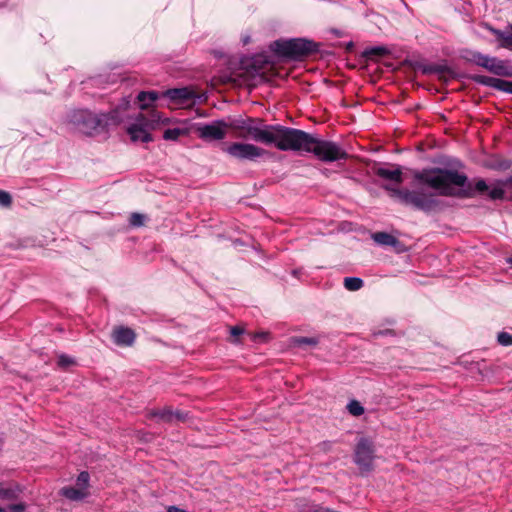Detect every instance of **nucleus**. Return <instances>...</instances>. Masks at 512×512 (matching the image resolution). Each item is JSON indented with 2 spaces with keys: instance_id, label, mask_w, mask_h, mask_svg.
Returning a JSON list of instances; mask_svg holds the SVG:
<instances>
[{
  "instance_id": "obj_1",
  "label": "nucleus",
  "mask_w": 512,
  "mask_h": 512,
  "mask_svg": "<svg viewBox=\"0 0 512 512\" xmlns=\"http://www.w3.org/2000/svg\"><path fill=\"white\" fill-rule=\"evenodd\" d=\"M279 150L311 153L326 163L347 160L349 157L340 144L291 127H286Z\"/></svg>"
},
{
  "instance_id": "obj_2",
  "label": "nucleus",
  "mask_w": 512,
  "mask_h": 512,
  "mask_svg": "<svg viewBox=\"0 0 512 512\" xmlns=\"http://www.w3.org/2000/svg\"><path fill=\"white\" fill-rule=\"evenodd\" d=\"M226 131L232 130L236 136L243 139H252L265 145H273L279 150L286 126L269 125L261 118L228 117L225 119Z\"/></svg>"
},
{
  "instance_id": "obj_3",
  "label": "nucleus",
  "mask_w": 512,
  "mask_h": 512,
  "mask_svg": "<svg viewBox=\"0 0 512 512\" xmlns=\"http://www.w3.org/2000/svg\"><path fill=\"white\" fill-rule=\"evenodd\" d=\"M121 122L119 109H112L107 113H94L89 109H74L67 115V124L71 129L90 137L107 132L109 127L117 126Z\"/></svg>"
},
{
  "instance_id": "obj_4",
  "label": "nucleus",
  "mask_w": 512,
  "mask_h": 512,
  "mask_svg": "<svg viewBox=\"0 0 512 512\" xmlns=\"http://www.w3.org/2000/svg\"><path fill=\"white\" fill-rule=\"evenodd\" d=\"M269 47L279 58L292 61L304 60L320 50L319 43L306 38L278 39Z\"/></svg>"
},
{
  "instance_id": "obj_5",
  "label": "nucleus",
  "mask_w": 512,
  "mask_h": 512,
  "mask_svg": "<svg viewBox=\"0 0 512 512\" xmlns=\"http://www.w3.org/2000/svg\"><path fill=\"white\" fill-rule=\"evenodd\" d=\"M354 463L358 466L361 473H369L374 468L375 445L367 437H361L354 448Z\"/></svg>"
},
{
  "instance_id": "obj_6",
  "label": "nucleus",
  "mask_w": 512,
  "mask_h": 512,
  "mask_svg": "<svg viewBox=\"0 0 512 512\" xmlns=\"http://www.w3.org/2000/svg\"><path fill=\"white\" fill-rule=\"evenodd\" d=\"M227 154L238 160L255 161L267 154V151L259 146L250 143L234 142L223 148Z\"/></svg>"
},
{
  "instance_id": "obj_7",
  "label": "nucleus",
  "mask_w": 512,
  "mask_h": 512,
  "mask_svg": "<svg viewBox=\"0 0 512 512\" xmlns=\"http://www.w3.org/2000/svg\"><path fill=\"white\" fill-rule=\"evenodd\" d=\"M161 121L160 116L157 113L153 114V119L149 120L143 114H139L136 118V122L131 124L127 132L131 137L132 141H141L143 143H148L153 140L152 135L149 133L148 129L152 126L153 122Z\"/></svg>"
},
{
  "instance_id": "obj_8",
  "label": "nucleus",
  "mask_w": 512,
  "mask_h": 512,
  "mask_svg": "<svg viewBox=\"0 0 512 512\" xmlns=\"http://www.w3.org/2000/svg\"><path fill=\"white\" fill-rule=\"evenodd\" d=\"M196 132L199 138L205 141L223 140L227 135L225 119H217L209 124H198Z\"/></svg>"
},
{
  "instance_id": "obj_9",
  "label": "nucleus",
  "mask_w": 512,
  "mask_h": 512,
  "mask_svg": "<svg viewBox=\"0 0 512 512\" xmlns=\"http://www.w3.org/2000/svg\"><path fill=\"white\" fill-rule=\"evenodd\" d=\"M370 171L375 176L396 185H400L404 181L402 167L397 164L386 163L385 165H381L380 163L374 162Z\"/></svg>"
},
{
  "instance_id": "obj_10",
  "label": "nucleus",
  "mask_w": 512,
  "mask_h": 512,
  "mask_svg": "<svg viewBox=\"0 0 512 512\" xmlns=\"http://www.w3.org/2000/svg\"><path fill=\"white\" fill-rule=\"evenodd\" d=\"M469 79L474 83L512 94V81L478 74L470 75Z\"/></svg>"
},
{
  "instance_id": "obj_11",
  "label": "nucleus",
  "mask_w": 512,
  "mask_h": 512,
  "mask_svg": "<svg viewBox=\"0 0 512 512\" xmlns=\"http://www.w3.org/2000/svg\"><path fill=\"white\" fill-rule=\"evenodd\" d=\"M490 73L500 77H512V67L508 65L507 61L501 60L497 57L487 56L483 62V67Z\"/></svg>"
},
{
  "instance_id": "obj_12",
  "label": "nucleus",
  "mask_w": 512,
  "mask_h": 512,
  "mask_svg": "<svg viewBox=\"0 0 512 512\" xmlns=\"http://www.w3.org/2000/svg\"><path fill=\"white\" fill-rule=\"evenodd\" d=\"M161 97L167 98L177 105H186L195 98L193 90L187 87L168 89L161 93Z\"/></svg>"
},
{
  "instance_id": "obj_13",
  "label": "nucleus",
  "mask_w": 512,
  "mask_h": 512,
  "mask_svg": "<svg viewBox=\"0 0 512 512\" xmlns=\"http://www.w3.org/2000/svg\"><path fill=\"white\" fill-rule=\"evenodd\" d=\"M113 342L120 347H130L134 344L136 334L133 329L125 326H117L112 332Z\"/></svg>"
},
{
  "instance_id": "obj_14",
  "label": "nucleus",
  "mask_w": 512,
  "mask_h": 512,
  "mask_svg": "<svg viewBox=\"0 0 512 512\" xmlns=\"http://www.w3.org/2000/svg\"><path fill=\"white\" fill-rule=\"evenodd\" d=\"M372 239L379 245L393 247L396 253H404L408 250L403 242L387 232H376L372 235Z\"/></svg>"
},
{
  "instance_id": "obj_15",
  "label": "nucleus",
  "mask_w": 512,
  "mask_h": 512,
  "mask_svg": "<svg viewBox=\"0 0 512 512\" xmlns=\"http://www.w3.org/2000/svg\"><path fill=\"white\" fill-rule=\"evenodd\" d=\"M60 495L71 501H82L89 495V492L79 487L65 486L61 488Z\"/></svg>"
},
{
  "instance_id": "obj_16",
  "label": "nucleus",
  "mask_w": 512,
  "mask_h": 512,
  "mask_svg": "<svg viewBox=\"0 0 512 512\" xmlns=\"http://www.w3.org/2000/svg\"><path fill=\"white\" fill-rule=\"evenodd\" d=\"M460 56L464 61L468 63H472L479 67H483V62L486 60L488 55L482 54L479 51L464 49L461 51Z\"/></svg>"
},
{
  "instance_id": "obj_17",
  "label": "nucleus",
  "mask_w": 512,
  "mask_h": 512,
  "mask_svg": "<svg viewBox=\"0 0 512 512\" xmlns=\"http://www.w3.org/2000/svg\"><path fill=\"white\" fill-rule=\"evenodd\" d=\"M22 493V488L19 485H8L0 483V500H16Z\"/></svg>"
},
{
  "instance_id": "obj_18",
  "label": "nucleus",
  "mask_w": 512,
  "mask_h": 512,
  "mask_svg": "<svg viewBox=\"0 0 512 512\" xmlns=\"http://www.w3.org/2000/svg\"><path fill=\"white\" fill-rule=\"evenodd\" d=\"M161 94L157 91H142L137 96V101L140 109L148 108L152 103H154Z\"/></svg>"
},
{
  "instance_id": "obj_19",
  "label": "nucleus",
  "mask_w": 512,
  "mask_h": 512,
  "mask_svg": "<svg viewBox=\"0 0 512 512\" xmlns=\"http://www.w3.org/2000/svg\"><path fill=\"white\" fill-rule=\"evenodd\" d=\"M149 417L158 418L160 421L165 423H173V410L171 407L154 409L149 412Z\"/></svg>"
},
{
  "instance_id": "obj_20",
  "label": "nucleus",
  "mask_w": 512,
  "mask_h": 512,
  "mask_svg": "<svg viewBox=\"0 0 512 512\" xmlns=\"http://www.w3.org/2000/svg\"><path fill=\"white\" fill-rule=\"evenodd\" d=\"M390 53L389 49L384 46H375L365 49L362 52V57L366 59L381 58Z\"/></svg>"
},
{
  "instance_id": "obj_21",
  "label": "nucleus",
  "mask_w": 512,
  "mask_h": 512,
  "mask_svg": "<svg viewBox=\"0 0 512 512\" xmlns=\"http://www.w3.org/2000/svg\"><path fill=\"white\" fill-rule=\"evenodd\" d=\"M189 130L185 127L168 128L163 133V138L168 141H176L180 136L188 135Z\"/></svg>"
},
{
  "instance_id": "obj_22",
  "label": "nucleus",
  "mask_w": 512,
  "mask_h": 512,
  "mask_svg": "<svg viewBox=\"0 0 512 512\" xmlns=\"http://www.w3.org/2000/svg\"><path fill=\"white\" fill-rule=\"evenodd\" d=\"M484 27L490 32L492 33L496 39L499 41V47L501 48H504L505 46V43H506V39L505 38H508V35H509V31H502L500 29H497L493 26H491L490 24L488 23H485L484 24Z\"/></svg>"
},
{
  "instance_id": "obj_23",
  "label": "nucleus",
  "mask_w": 512,
  "mask_h": 512,
  "mask_svg": "<svg viewBox=\"0 0 512 512\" xmlns=\"http://www.w3.org/2000/svg\"><path fill=\"white\" fill-rule=\"evenodd\" d=\"M343 285L349 291H357L363 287L364 281L359 277H346Z\"/></svg>"
},
{
  "instance_id": "obj_24",
  "label": "nucleus",
  "mask_w": 512,
  "mask_h": 512,
  "mask_svg": "<svg viewBox=\"0 0 512 512\" xmlns=\"http://www.w3.org/2000/svg\"><path fill=\"white\" fill-rule=\"evenodd\" d=\"M318 342H319L318 339L314 338V337L298 336V337L292 338V344L296 347H302L305 345L316 346L318 344Z\"/></svg>"
},
{
  "instance_id": "obj_25",
  "label": "nucleus",
  "mask_w": 512,
  "mask_h": 512,
  "mask_svg": "<svg viewBox=\"0 0 512 512\" xmlns=\"http://www.w3.org/2000/svg\"><path fill=\"white\" fill-rule=\"evenodd\" d=\"M90 482V474L87 471H82L79 473L76 479V484L79 488L87 491Z\"/></svg>"
},
{
  "instance_id": "obj_26",
  "label": "nucleus",
  "mask_w": 512,
  "mask_h": 512,
  "mask_svg": "<svg viewBox=\"0 0 512 512\" xmlns=\"http://www.w3.org/2000/svg\"><path fill=\"white\" fill-rule=\"evenodd\" d=\"M347 409L349 413L353 416H360L364 413V407L361 405L360 402L356 400H352L347 405Z\"/></svg>"
},
{
  "instance_id": "obj_27",
  "label": "nucleus",
  "mask_w": 512,
  "mask_h": 512,
  "mask_svg": "<svg viewBox=\"0 0 512 512\" xmlns=\"http://www.w3.org/2000/svg\"><path fill=\"white\" fill-rule=\"evenodd\" d=\"M145 220L146 216L144 214L134 212L130 215L129 224L133 227H141L144 225Z\"/></svg>"
},
{
  "instance_id": "obj_28",
  "label": "nucleus",
  "mask_w": 512,
  "mask_h": 512,
  "mask_svg": "<svg viewBox=\"0 0 512 512\" xmlns=\"http://www.w3.org/2000/svg\"><path fill=\"white\" fill-rule=\"evenodd\" d=\"M57 364L60 368L67 369L68 367L75 364V360L66 354H61L58 357Z\"/></svg>"
},
{
  "instance_id": "obj_29",
  "label": "nucleus",
  "mask_w": 512,
  "mask_h": 512,
  "mask_svg": "<svg viewBox=\"0 0 512 512\" xmlns=\"http://www.w3.org/2000/svg\"><path fill=\"white\" fill-rule=\"evenodd\" d=\"M497 341L502 346H511L512 345V335L508 332L501 331L497 335Z\"/></svg>"
},
{
  "instance_id": "obj_30",
  "label": "nucleus",
  "mask_w": 512,
  "mask_h": 512,
  "mask_svg": "<svg viewBox=\"0 0 512 512\" xmlns=\"http://www.w3.org/2000/svg\"><path fill=\"white\" fill-rule=\"evenodd\" d=\"M27 505L24 502L11 504L6 508L0 506V512H25Z\"/></svg>"
},
{
  "instance_id": "obj_31",
  "label": "nucleus",
  "mask_w": 512,
  "mask_h": 512,
  "mask_svg": "<svg viewBox=\"0 0 512 512\" xmlns=\"http://www.w3.org/2000/svg\"><path fill=\"white\" fill-rule=\"evenodd\" d=\"M27 505L24 502L11 504L6 508L0 506V512H25Z\"/></svg>"
},
{
  "instance_id": "obj_32",
  "label": "nucleus",
  "mask_w": 512,
  "mask_h": 512,
  "mask_svg": "<svg viewBox=\"0 0 512 512\" xmlns=\"http://www.w3.org/2000/svg\"><path fill=\"white\" fill-rule=\"evenodd\" d=\"M12 205L11 195L4 190H0V206L9 208Z\"/></svg>"
},
{
  "instance_id": "obj_33",
  "label": "nucleus",
  "mask_w": 512,
  "mask_h": 512,
  "mask_svg": "<svg viewBox=\"0 0 512 512\" xmlns=\"http://www.w3.org/2000/svg\"><path fill=\"white\" fill-rule=\"evenodd\" d=\"M189 418L188 412L173 410V422H185Z\"/></svg>"
},
{
  "instance_id": "obj_34",
  "label": "nucleus",
  "mask_w": 512,
  "mask_h": 512,
  "mask_svg": "<svg viewBox=\"0 0 512 512\" xmlns=\"http://www.w3.org/2000/svg\"><path fill=\"white\" fill-rule=\"evenodd\" d=\"M436 64H421L417 66V69L420 70L424 75L434 74Z\"/></svg>"
},
{
  "instance_id": "obj_35",
  "label": "nucleus",
  "mask_w": 512,
  "mask_h": 512,
  "mask_svg": "<svg viewBox=\"0 0 512 512\" xmlns=\"http://www.w3.org/2000/svg\"><path fill=\"white\" fill-rule=\"evenodd\" d=\"M130 105V99L129 97H124L122 100H121V103L115 108V109H119V114L121 116V118L123 119V111L127 110L128 107Z\"/></svg>"
},
{
  "instance_id": "obj_36",
  "label": "nucleus",
  "mask_w": 512,
  "mask_h": 512,
  "mask_svg": "<svg viewBox=\"0 0 512 512\" xmlns=\"http://www.w3.org/2000/svg\"><path fill=\"white\" fill-rule=\"evenodd\" d=\"M451 69L446 64H436L434 74H446L450 73Z\"/></svg>"
},
{
  "instance_id": "obj_37",
  "label": "nucleus",
  "mask_w": 512,
  "mask_h": 512,
  "mask_svg": "<svg viewBox=\"0 0 512 512\" xmlns=\"http://www.w3.org/2000/svg\"><path fill=\"white\" fill-rule=\"evenodd\" d=\"M245 333V329L239 325L230 327L231 336L237 337Z\"/></svg>"
},
{
  "instance_id": "obj_38",
  "label": "nucleus",
  "mask_w": 512,
  "mask_h": 512,
  "mask_svg": "<svg viewBox=\"0 0 512 512\" xmlns=\"http://www.w3.org/2000/svg\"><path fill=\"white\" fill-rule=\"evenodd\" d=\"M333 443L331 441H323L319 444V447L322 451L328 452L331 450Z\"/></svg>"
},
{
  "instance_id": "obj_39",
  "label": "nucleus",
  "mask_w": 512,
  "mask_h": 512,
  "mask_svg": "<svg viewBox=\"0 0 512 512\" xmlns=\"http://www.w3.org/2000/svg\"><path fill=\"white\" fill-rule=\"evenodd\" d=\"M375 336H387V335H395V332L394 330L392 329H384V330H379L378 332H375L374 333Z\"/></svg>"
},
{
  "instance_id": "obj_40",
  "label": "nucleus",
  "mask_w": 512,
  "mask_h": 512,
  "mask_svg": "<svg viewBox=\"0 0 512 512\" xmlns=\"http://www.w3.org/2000/svg\"><path fill=\"white\" fill-rule=\"evenodd\" d=\"M510 29H511V31H509L508 38H505L506 39V43H505V46H504V48L508 49V50H512V25H510Z\"/></svg>"
},
{
  "instance_id": "obj_41",
  "label": "nucleus",
  "mask_w": 512,
  "mask_h": 512,
  "mask_svg": "<svg viewBox=\"0 0 512 512\" xmlns=\"http://www.w3.org/2000/svg\"><path fill=\"white\" fill-rule=\"evenodd\" d=\"M268 333L266 332H259V333H255L253 335V340H257V339H265L267 337Z\"/></svg>"
},
{
  "instance_id": "obj_42",
  "label": "nucleus",
  "mask_w": 512,
  "mask_h": 512,
  "mask_svg": "<svg viewBox=\"0 0 512 512\" xmlns=\"http://www.w3.org/2000/svg\"><path fill=\"white\" fill-rule=\"evenodd\" d=\"M353 49H354V43H353L352 41L348 42V43L346 44V50H347L348 52H351Z\"/></svg>"
},
{
  "instance_id": "obj_43",
  "label": "nucleus",
  "mask_w": 512,
  "mask_h": 512,
  "mask_svg": "<svg viewBox=\"0 0 512 512\" xmlns=\"http://www.w3.org/2000/svg\"><path fill=\"white\" fill-rule=\"evenodd\" d=\"M331 32L336 35L337 37H341L342 36V32L338 29H332Z\"/></svg>"
},
{
  "instance_id": "obj_44",
  "label": "nucleus",
  "mask_w": 512,
  "mask_h": 512,
  "mask_svg": "<svg viewBox=\"0 0 512 512\" xmlns=\"http://www.w3.org/2000/svg\"><path fill=\"white\" fill-rule=\"evenodd\" d=\"M508 262L512 264V256L508 259Z\"/></svg>"
},
{
  "instance_id": "obj_45",
  "label": "nucleus",
  "mask_w": 512,
  "mask_h": 512,
  "mask_svg": "<svg viewBox=\"0 0 512 512\" xmlns=\"http://www.w3.org/2000/svg\"><path fill=\"white\" fill-rule=\"evenodd\" d=\"M512 512V511H511Z\"/></svg>"
}]
</instances>
